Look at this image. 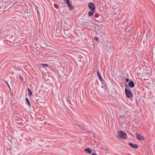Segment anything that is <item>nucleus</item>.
<instances>
[{"mask_svg": "<svg viewBox=\"0 0 155 155\" xmlns=\"http://www.w3.org/2000/svg\"><path fill=\"white\" fill-rule=\"evenodd\" d=\"M127 134L122 131H120L117 133V137L120 139H125L126 138Z\"/></svg>", "mask_w": 155, "mask_h": 155, "instance_id": "1", "label": "nucleus"}, {"mask_svg": "<svg viewBox=\"0 0 155 155\" xmlns=\"http://www.w3.org/2000/svg\"><path fill=\"white\" fill-rule=\"evenodd\" d=\"M125 91L127 97L129 98H131L132 97L133 94H132L131 92L129 91L127 89L125 88Z\"/></svg>", "mask_w": 155, "mask_h": 155, "instance_id": "2", "label": "nucleus"}, {"mask_svg": "<svg viewBox=\"0 0 155 155\" xmlns=\"http://www.w3.org/2000/svg\"><path fill=\"white\" fill-rule=\"evenodd\" d=\"M88 6L92 11L95 12V6L93 3H89L88 4Z\"/></svg>", "mask_w": 155, "mask_h": 155, "instance_id": "3", "label": "nucleus"}, {"mask_svg": "<svg viewBox=\"0 0 155 155\" xmlns=\"http://www.w3.org/2000/svg\"><path fill=\"white\" fill-rule=\"evenodd\" d=\"M136 138L138 140L144 141L145 139L143 136L139 134H136Z\"/></svg>", "mask_w": 155, "mask_h": 155, "instance_id": "4", "label": "nucleus"}, {"mask_svg": "<svg viewBox=\"0 0 155 155\" xmlns=\"http://www.w3.org/2000/svg\"><path fill=\"white\" fill-rule=\"evenodd\" d=\"M84 151L87 153L90 154L92 152V150L91 149V148L88 147L85 149L84 150Z\"/></svg>", "mask_w": 155, "mask_h": 155, "instance_id": "5", "label": "nucleus"}, {"mask_svg": "<svg viewBox=\"0 0 155 155\" xmlns=\"http://www.w3.org/2000/svg\"><path fill=\"white\" fill-rule=\"evenodd\" d=\"M128 85L131 88L135 86L134 83L132 81H129Z\"/></svg>", "mask_w": 155, "mask_h": 155, "instance_id": "6", "label": "nucleus"}, {"mask_svg": "<svg viewBox=\"0 0 155 155\" xmlns=\"http://www.w3.org/2000/svg\"><path fill=\"white\" fill-rule=\"evenodd\" d=\"M94 26L95 28V29L97 30H100L101 27L99 25L96 24H94Z\"/></svg>", "mask_w": 155, "mask_h": 155, "instance_id": "7", "label": "nucleus"}, {"mask_svg": "<svg viewBox=\"0 0 155 155\" xmlns=\"http://www.w3.org/2000/svg\"><path fill=\"white\" fill-rule=\"evenodd\" d=\"M97 75L98 77L100 80H101V81H102V77L99 70H98L97 72Z\"/></svg>", "mask_w": 155, "mask_h": 155, "instance_id": "8", "label": "nucleus"}, {"mask_svg": "<svg viewBox=\"0 0 155 155\" xmlns=\"http://www.w3.org/2000/svg\"><path fill=\"white\" fill-rule=\"evenodd\" d=\"M40 64L44 68L48 67V64Z\"/></svg>", "mask_w": 155, "mask_h": 155, "instance_id": "9", "label": "nucleus"}, {"mask_svg": "<svg viewBox=\"0 0 155 155\" xmlns=\"http://www.w3.org/2000/svg\"><path fill=\"white\" fill-rule=\"evenodd\" d=\"M26 102L28 103V106L29 107H30L31 106L30 103L29 101L28 100V98H26Z\"/></svg>", "mask_w": 155, "mask_h": 155, "instance_id": "10", "label": "nucleus"}, {"mask_svg": "<svg viewBox=\"0 0 155 155\" xmlns=\"http://www.w3.org/2000/svg\"><path fill=\"white\" fill-rule=\"evenodd\" d=\"M129 145L133 147L136 148V144H134L132 143H129Z\"/></svg>", "mask_w": 155, "mask_h": 155, "instance_id": "11", "label": "nucleus"}, {"mask_svg": "<svg viewBox=\"0 0 155 155\" xmlns=\"http://www.w3.org/2000/svg\"><path fill=\"white\" fill-rule=\"evenodd\" d=\"M28 95L29 96H30L31 95V94H32L31 92V90L29 88H28Z\"/></svg>", "mask_w": 155, "mask_h": 155, "instance_id": "12", "label": "nucleus"}, {"mask_svg": "<svg viewBox=\"0 0 155 155\" xmlns=\"http://www.w3.org/2000/svg\"><path fill=\"white\" fill-rule=\"evenodd\" d=\"M64 1L68 5L71 4L69 0H65Z\"/></svg>", "mask_w": 155, "mask_h": 155, "instance_id": "13", "label": "nucleus"}, {"mask_svg": "<svg viewBox=\"0 0 155 155\" xmlns=\"http://www.w3.org/2000/svg\"><path fill=\"white\" fill-rule=\"evenodd\" d=\"M93 12V11H92V12H88V15L89 16H92L93 14V13L94 12Z\"/></svg>", "mask_w": 155, "mask_h": 155, "instance_id": "14", "label": "nucleus"}, {"mask_svg": "<svg viewBox=\"0 0 155 155\" xmlns=\"http://www.w3.org/2000/svg\"><path fill=\"white\" fill-rule=\"evenodd\" d=\"M68 8L70 10H72L73 8V7L71 6V4H70L68 5Z\"/></svg>", "mask_w": 155, "mask_h": 155, "instance_id": "15", "label": "nucleus"}, {"mask_svg": "<svg viewBox=\"0 0 155 155\" xmlns=\"http://www.w3.org/2000/svg\"><path fill=\"white\" fill-rule=\"evenodd\" d=\"M120 10H117V11H116V13H117V14H118L119 15H120Z\"/></svg>", "mask_w": 155, "mask_h": 155, "instance_id": "16", "label": "nucleus"}, {"mask_svg": "<svg viewBox=\"0 0 155 155\" xmlns=\"http://www.w3.org/2000/svg\"><path fill=\"white\" fill-rule=\"evenodd\" d=\"M95 40L96 41H98V40H99V38L97 37H96L95 38Z\"/></svg>", "mask_w": 155, "mask_h": 155, "instance_id": "17", "label": "nucleus"}, {"mask_svg": "<svg viewBox=\"0 0 155 155\" xmlns=\"http://www.w3.org/2000/svg\"><path fill=\"white\" fill-rule=\"evenodd\" d=\"M92 155H97L96 153H92Z\"/></svg>", "mask_w": 155, "mask_h": 155, "instance_id": "18", "label": "nucleus"}, {"mask_svg": "<svg viewBox=\"0 0 155 155\" xmlns=\"http://www.w3.org/2000/svg\"><path fill=\"white\" fill-rule=\"evenodd\" d=\"M126 81L127 82H128V81H130V80H129V79H128V78H127V79H126Z\"/></svg>", "mask_w": 155, "mask_h": 155, "instance_id": "19", "label": "nucleus"}, {"mask_svg": "<svg viewBox=\"0 0 155 155\" xmlns=\"http://www.w3.org/2000/svg\"><path fill=\"white\" fill-rule=\"evenodd\" d=\"M141 35V34L140 33H139V32L138 33V34H137L138 36H140Z\"/></svg>", "mask_w": 155, "mask_h": 155, "instance_id": "20", "label": "nucleus"}, {"mask_svg": "<svg viewBox=\"0 0 155 155\" xmlns=\"http://www.w3.org/2000/svg\"><path fill=\"white\" fill-rule=\"evenodd\" d=\"M20 79H21V80H22V77H21V76L20 75Z\"/></svg>", "mask_w": 155, "mask_h": 155, "instance_id": "21", "label": "nucleus"}, {"mask_svg": "<svg viewBox=\"0 0 155 155\" xmlns=\"http://www.w3.org/2000/svg\"><path fill=\"white\" fill-rule=\"evenodd\" d=\"M6 83L8 85V87L10 89V87H9V84H8V83L7 82Z\"/></svg>", "mask_w": 155, "mask_h": 155, "instance_id": "22", "label": "nucleus"}, {"mask_svg": "<svg viewBox=\"0 0 155 155\" xmlns=\"http://www.w3.org/2000/svg\"><path fill=\"white\" fill-rule=\"evenodd\" d=\"M138 148V146L136 145V149Z\"/></svg>", "mask_w": 155, "mask_h": 155, "instance_id": "23", "label": "nucleus"}, {"mask_svg": "<svg viewBox=\"0 0 155 155\" xmlns=\"http://www.w3.org/2000/svg\"><path fill=\"white\" fill-rule=\"evenodd\" d=\"M37 11H38V13H39V12H38V9H37Z\"/></svg>", "mask_w": 155, "mask_h": 155, "instance_id": "24", "label": "nucleus"}]
</instances>
